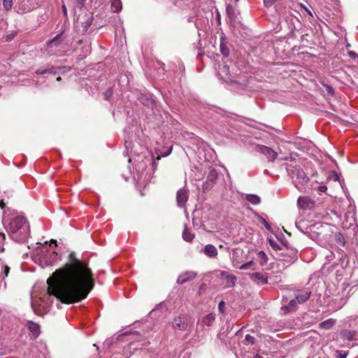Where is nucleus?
Returning a JSON list of instances; mask_svg holds the SVG:
<instances>
[{
	"label": "nucleus",
	"mask_w": 358,
	"mask_h": 358,
	"mask_svg": "<svg viewBox=\"0 0 358 358\" xmlns=\"http://www.w3.org/2000/svg\"><path fill=\"white\" fill-rule=\"evenodd\" d=\"M217 179V172L215 169H210L208 174L207 178L203 185V192L210 190L215 185Z\"/></svg>",
	"instance_id": "nucleus-9"
},
{
	"label": "nucleus",
	"mask_w": 358,
	"mask_h": 358,
	"mask_svg": "<svg viewBox=\"0 0 358 358\" xmlns=\"http://www.w3.org/2000/svg\"><path fill=\"white\" fill-rule=\"evenodd\" d=\"M255 150L264 155L268 162H274L278 156V154L273 150L265 145H257L255 147Z\"/></svg>",
	"instance_id": "nucleus-10"
},
{
	"label": "nucleus",
	"mask_w": 358,
	"mask_h": 358,
	"mask_svg": "<svg viewBox=\"0 0 358 358\" xmlns=\"http://www.w3.org/2000/svg\"><path fill=\"white\" fill-rule=\"evenodd\" d=\"M348 55L353 59L357 57V55L354 51H349Z\"/></svg>",
	"instance_id": "nucleus-51"
},
{
	"label": "nucleus",
	"mask_w": 358,
	"mask_h": 358,
	"mask_svg": "<svg viewBox=\"0 0 358 358\" xmlns=\"http://www.w3.org/2000/svg\"><path fill=\"white\" fill-rule=\"evenodd\" d=\"M339 339L343 341V344L349 345L352 341H358V333L355 329H343L339 334Z\"/></svg>",
	"instance_id": "nucleus-8"
},
{
	"label": "nucleus",
	"mask_w": 358,
	"mask_h": 358,
	"mask_svg": "<svg viewBox=\"0 0 358 358\" xmlns=\"http://www.w3.org/2000/svg\"><path fill=\"white\" fill-rule=\"evenodd\" d=\"M215 320V314L211 313L206 315V316H204L202 318L201 323L203 325L210 327L213 324Z\"/></svg>",
	"instance_id": "nucleus-22"
},
{
	"label": "nucleus",
	"mask_w": 358,
	"mask_h": 358,
	"mask_svg": "<svg viewBox=\"0 0 358 358\" xmlns=\"http://www.w3.org/2000/svg\"><path fill=\"white\" fill-rule=\"evenodd\" d=\"M218 74L225 81H231L236 83V80L234 79V77L230 73L229 66L227 64H224L222 67L219 68Z\"/></svg>",
	"instance_id": "nucleus-15"
},
{
	"label": "nucleus",
	"mask_w": 358,
	"mask_h": 358,
	"mask_svg": "<svg viewBox=\"0 0 358 358\" xmlns=\"http://www.w3.org/2000/svg\"><path fill=\"white\" fill-rule=\"evenodd\" d=\"M201 252L209 258H215L218 254L217 248L212 244L205 245Z\"/></svg>",
	"instance_id": "nucleus-19"
},
{
	"label": "nucleus",
	"mask_w": 358,
	"mask_h": 358,
	"mask_svg": "<svg viewBox=\"0 0 358 358\" xmlns=\"http://www.w3.org/2000/svg\"><path fill=\"white\" fill-rule=\"evenodd\" d=\"M259 221L264 225L265 228L268 231H271L272 228L271 224L262 217H259Z\"/></svg>",
	"instance_id": "nucleus-38"
},
{
	"label": "nucleus",
	"mask_w": 358,
	"mask_h": 358,
	"mask_svg": "<svg viewBox=\"0 0 358 358\" xmlns=\"http://www.w3.org/2000/svg\"><path fill=\"white\" fill-rule=\"evenodd\" d=\"M85 1L86 0H76V7L79 9H81L83 7Z\"/></svg>",
	"instance_id": "nucleus-45"
},
{
	"label": "nucleus",
	"mask_w": 358,
	"mask_h": 358,
	"mask_svg": "<svg viewBox=\"0 0 358 358\" xmlns=\"http://www.w3.org/2000/svg\"><path fill=\"white\" fill-rule=\"evenodd\" d=\"M3 6L6 10H9L13 6V0H3Z\"/></svg>",
	"instance_id": "nucleus-37"
},
{
	"label": "nucleus",
	"mask_w": 358,
	"mask_h": 358,
	"mask_svg": "<svg viewBox=\"0 0 358 358\" xmlns=\"http://www.w3.org/2000/svg\"><path fill=\"white\" fill-rule=\"evenodd\" d=\"M92 20H93V17L92 16H90L87 21L85 22L84 25H83V31H87L89 27L91 25L92 22Z\"/></svg>",
	"instance_id": "nucleus-39"
},
{
	"label": "nucleus",
	"mask_w": 358,
	"mask_h": 358,
	"mask_svg": "<svg viewBox=\"0 0 358 358\" xmlns=\"http://www.w3.org/2000/svg\"><path fill=\"white\" fill-rule=\"evenodd\" d=\"M335 324V320L333 319H328L320 324V327L324 329H331Z\"/></svg>",
	"instance_id": "nucleus-30"
},
{
	"label": "nucleus",
	"mask_w": 358,
	"mask_h": 358,
	"mask_svg": "<svg viewBox=\"0 0 358 358\" xmlns=\"http://www.w3.org/2000/svg\"><path fill=\"white\" fill-rule=\"evenodd\" d=\"M282 302H283L284 303H287V299H284V298H283V299H282Z\"/></svg>",
	"instance_id": "nucleus-56"
},
{
	"label": "nucleus",
	"mask_w": 358,
	"mask_h": 358,
	"mask_svg": "<svg viewBox=\"0 0 358 358\" xmlns=\"http://www.w3.org/2000/svg\"><path fill=\"white\" fill-rule=\"evenodd\" d=\"M47 293L39 298L31 297V307L36 314L46 311L56 297L59 301L72 303L85 299L94 288L92 274L87 264L78 259L73 252L62 268L56 270L47 280Z\"/></svg>",
	"instance_id": "nucleus-1"
},
{
	"label": "nucleus",
	"mask_w": 358,
	"mask_h": 358,
	"mask_svg": "<svg viewBox=\"0 0 358 358\" xmlns=\"http://www.w3.org/2000/svg\"><path fill=\"white\" fill-rule=\"evenodd\" d=\"M17 34V32L13 31L6 36V41L7 42L11 41Z\"/></svg>",
	"instance_id": "nucleus-41"
},
{
	"label": "nucleus",
	"mask_w": 358,
	"mask_h": 358,
	"mask_svg": "<svg viewBox=\"0 0 358 358\" xmlns=\"http://www.w3.org/2000/svg\"><path fill=\"white\" fill-rule=\"evenodd\" d=\"M62 34H59L46 45V50L50 55H56L57 57L65 55L67 50V45L64 42Z\"/></svg>",
	"instance_id": "nucleus-5"
},
{
	"label": "nucleus",
	"mask_w": 358,
	"mask_h": 358,
	"mask_svg": "<svg viewBox=\"0 0 358 358\" xmlns=\"http://www.w3.org/2000/svg\"><path fill=\"white\" fill-rule=\"evenodd\" d=\"M220 48V52H221L222 55L224 57H228V55H229V49L227 47V45L226 44H224V43L221 42Z\"/></svg>",
	"instance_id": "nucleus-35"
},
{
	"label": "nucleus",
	"mask_w": 358,
	"mask_h": 358,
	"mask_svg": "<svg viewBox=\"0 0 358 358\" xmlns=\"http://www.w3.org/2000/svg\"><path fill=\"white\" fill-rule=\"evenodd\" d=\"M189 198L188 190L185 188H181L177 192L176 201L178 206L180 208L185 207L186 202Z\"/></svg>",
	"instance_id": "nucleus-13"
},
{
	"label": "nucleus",
	"mask_w": 358,
	"mask_h": 358,
	"mask_svg": "<svg viewBox=\"0 0 358 358\" xmlns=\"http://www.w3.org/2000/svg\"><path fill=\"white\" fill-rule=\"evenodd\" d=\"M62 12H63L64 15H66V14H67V9H66L65 5L62 6Z\"/></svg>",
	"instance_id": "nucleus-53"
},
{
	"label": "nucleus",
	"mask_w": 358,
	"mask_h": 358,
	"mask_svg": "<svg viewBox=\"0 0 358 358\" xmlns=\"http://www.w3.org/2000/svg\"><path fill=\"white\" fill-rule=\"evenodd\" d=\"M255 338L249 335V334H247L245 336V338L244 340L241 342L242 345H251V346H254V345L255 344Z\"/></svg>",
	"instance_id": "nucleus-31"
},
{
	"label": "nucleus",
	"mask_w": 358,
	"mask_h": 358,
	"mask_svg": "<svg viewBox=\"0 0 358 358\" xmlns=\"http://www.w3.org/2000/svg\"><path fill=\"white\" fill-rule=\"evenodd\" d=\"M307 12L310 16H313V14L310 10H307Z\"/></svg>",
	"instance_id": "nucleus-57"
},
{
	"label": "nucleus",
	"mask_w": 358,
	"mask_h": 358,
	"mask_svg": "<svg viewBox=\"0 0 358 358\" xmlns=\"http://www.w3.org/2000/svg\"><path fill=\"white\" fill-rule=\"evenodd\" d=\"M220 278L224 281L226 287H233L236 282V277L228 271H222L220 274Z\"/></svg>",
	"instance_id": "nucleus-12"
},
{
	"label": "nucleus",
	"mask_w": 358,
	"mask_h": 358,
	"mask_svg": "<svg viewBox=\"0 0 358 358\" xmlns=\"http://www.w3.org/2000/svg\"><path fill=\"white\" fill-rule=\"evenodd\" d=\"M345 301H344V302H343V303L340 305L339 308L342 307V306L345 304Z\"/></svg>",
	"instance_id": "nucleus-58"
},
{
	"label": "nucleus",
	"mask_w": 358,
	"mask_h": 358,
	"mask_svg": "<svg viewBox=\"0 0 358 358\" xmlns=\"http://www.w3.org/2000/svg\"><path fill=\"white\" fill-rule=\"evenodd\" d=\"M350 328L354 329L358 333V315L351 317L349 320Z\"/></svg>",
	"instance_id": "nucleus-32"
},
{
	"label": "nucleus",
	"mask_w": 358,
	"mask_h": 358,
	"mask_svg": "<svg viewBox=\"0 0 358 358\" xmlns=\"http://www.w3.org/2000/svg\"><path fill=\"white\" fill-rule=\"evenodd\" d=\"M27 327L35 337H37L40 334V326L38 324L29 321L27 322Z\"/></svg>",
	"instance_id": "nucleus-21"
},
{
	"label": "nucleus",
	"mask_w": 358,
	"mask_h": 358,
	"mask_svg": "<svg viewBox=\"0 0 358 358\" xmlns=\"http://www.w3.org/2000/svg\"><path fill=\"white\" fill-rule=\"evenodd\" d=\"M129 145H130V143H128V141H125V146H126V149H127V152H126V155H127L129 154Z\"/></svg>",
	"instance_id": "nucleus-52"
},
{
	"label": "nucleus",
	"mask_w": 358,
	"mask_h": 358,
	"mask_svg": "<svg viewBox=\"0 0 358 358\" xmlns=\"http://www.w3.org/2000/svg\"><path fill=\"white\" fill-rule=\"evenodd\" d=\"M5 206H6V204H5V203L3 202V201H0V208H1V209H3V208H5Z\"/></svg>",
	"instance_id": "nucleus-54"
},
{
	"label": "nucleus",
	"mask_w": 358,
	"mask_h": 358,
	"mask_svg": "<svg viewBox=\"0 0 358 358\" xmlns=\"http://www.w3.org/2000/svg\"><path fill=\"white\" fill-rule=\"evenodd\" d=\"M346 46H347V48H349V47H350V44L348 43Z\"/></svg>",
	"instance_id": "nucleus-63"
},
{
	"label": "nucleus",
	"mask_w": 358,
	"mask_h": 358,
	"mask_svg": "<svg viewBox=\"0 0 358 358\" xmlns=\"http://www.w3.org/2000/svg\"><path fill=\"white\" fill-rule=\"evenodd\" d=\"M299 222H296V227H298V228H299Z\"/></svg>",
	"instance_id": "nucleus-60"
},
{
	"label": "nucleus",
	"mask_w": 358,
	"mask_h": 358,
	"mask_svg": "<svg viewBox=\"0 0 358 358\" xmlns=\"http://www.w3.org/2000/svg\"><path fill=\"white\" fill-rule=\"evenodd\" d=\"M297 301L295 299H292L289 301L287 305H285L282 307V309L285 310L286 312H292L297 309L298 305Z\"/></svg>",
	"instance_id": "nucleus-24"
},
{
	"label": "nucleus",
	"mask_w": 358,
	"mask_h": 358,
	"mask_svg": "<svg viewBox=\"0 0 358 358\" xmlns=\"http://www.w3.org/2000/svg\"><path fill=\"white\" fill-rule=\"evenodd\" d=\"M286 169L295 187L300 192L305 191L309 178L303 170L299 166H294L292 164L287 165Z\"/></svg>",
	"instance_id": "nucleus-3"
},
{
	"label": "nucleus",
	"mask_w": 358,
	"mask_h": 358,
	"mask_svg": "<svg viewBox=\"0 0 358 358\" xmlns=\"http://www.w3.org/2000/svg\"><path fill=\"white\" fill-rule=\"evenodd\" d=\"M218 337L220 339V341L227 345V348H231V345L230 344L227 345V343L225 342V340H224L225 335L224 333L220 332L218 334Z\"/></svg>",
	"instance_id": "nucleus-42"
},
{
	"label": "nucleus",
	"mask_w": 358,
	"mask_h": 358,
	"mask_svg": "<svg viewBox=\"0 0 358 358\" xmlns=\"http://www.w3.org/2000/svg\"><path fill=\"white\" fill-rule=\"evenodd\" d=\"M189 326L188 318L185 316H178L174 318L173 322V327L180 331H185Z\"/></svg>",
	"instance_id": "nucleus-11"
},
{
	"label": "nucleus",
	"mask_w": 358,
	"mask_h": 358,
	"mask_svg": "<svg viewBox=\"0 0 358 358\" xmlns=\"http://www.w3.org/2000/svg\"><path fill=\"white\" fill-rule=\"evenodd\" d=\"M334 238L336 241V243L341 246H343L345 243L344 237L341 233H336L334 235Z\"/></svg>",
	"instance_id": "nucleus-34"
},
{
	"label": "nucleus",
	"mask_w": 358,
	"mask_h": 358,
	"mask_svg": "<svg viewBox=\"0 0 358 358\" xmlns=\"http://www.w3.org/2000/svg\"><path fill=\"white\" fill-rule=\"evenodd\" d=\"M327 189V187L325 185H320V186H318V187H317V190L320 192H326Z\"/></svg>",
	"instance_id": "nucleus-50"
},
{
	"label": "nucleus",
	"mask_w": 358,
	"mask_h": 358,
	"mask_svg": "<svg viewBox=\"0 0 358 358\" xmlns=\"http://www.w3.org/2000/svg\"><path fill=\"white\" fill-rule=\"evenodd\" d=\"M298 250L293 248L287 249L280 253L278 261L284 264L285 267L294 263L298 259Z\"/></svg>",
	"instance_id": "nucleus-7"
},
{
	"label": "nucleus",
	"mask_w": 358,
	"mask_h": 358,
	"mask_svg": "<svg viewBox=\"0 0 358 358\" xmlns=\"http://www.w3.org/2000/svg\"><path fill=\"white\" fill-rule=\"evenodd\" d=\"M268 241H269L270 245L273 249H280L278 244L276 243L273 240L269 239Z\"/></svg>",
	"instance_id": "nucleus-48"
},
{
	"label": "nucleus",
	"mask_w": 358,
	"mask_h": 358,
	"mask_svg": "<svg viewBox=\"0 0 358 358\" xmlns=\"http://www.w3.org/2000/svg\"><path fill=\"white\" fill-rule=\"evenodd\" d=\"M151 162L153 167H155L156 164L152 161V156H150L149 153L147 155L145 153L142 152L134 158V167L138 173L143 172L146 169L148 164Z\"/></svg>",
	"instance_id": "nucleus-6"
},
{
	"label": "nucleus",
	"mask_w": 358,
	"mask_h": 358,
	"mask_svg": "<svg viewBox=\"0 0 358 358\" xmlns=\"http://www.w3.org/2000/svg\"><path fill=\"white\" fill-rule=\"evenodd\" d=\"M243 357V358H262L255 351L251 352L250 354H244Z\"/></svg>",
	"instance_id": "nucleus-40"
},
{
	"label": "nucleus",
	"mask_w": 358,
	"mask_h": 358,
	"mask_svg": "<svg viewBox=\"0 0 358 358\" xmlns=\"http://www.w3.org/2000/svg\"><path fill=\"white\" fill-rule=\"evenodd\" d=\"M110 1L111 10L113 13H119L122 10V5L121 0H110Z\"/></svg>",
	"instance_id": "nucleus-25"
},
{
	"label": "nucleus",
	"mask_w": 358,
	"mask_h": 358,
	"mask_svg": "<svg viewBox=\"0 0 358 358\" xmlns=\"http://www.w3.org/2000/svg\"><path fill=\"white\" fill-rule=\"evenodd\" d=\"M136 155H136V154L134 153V155H132V157H134V159L135 157H136Z\"/></svg>",
	"instance_id": "nucleus-61"
},
{
	"label": "nucleus",
	"mask_w": 358,
	"mask_h": 358,
	"mask_svg": "<svg viewBox=\"0 0 358 358\" xmlns=\"http://www.w3.org/2000/svg\"><path fill=\"white\" fill-rule=\"evenodd\" d=\"M255 346H251L250 345H242L243 355L244 354H250L251 352L255 351Z\"/></svg>",
	"instance_id": "nucleus-36"
},
{
	"label": "nucleus",
	"mask_w": 358,
	"mask_h": 358,
	"mask_svg": "<svg viewBox=\"0 0 358 358\" xmlns=\"http://www.w3.org/2000/svg\"><path fill=\"white\" fill-rule=\"evenodd\" d=\"M311 292L308 289L296 290L294 292L295 299L299 304H302L308 301Z\"/></svg>",
	"instance_id": "nucleus-16"
},
{
	"label": "nucleus",
	"mask_w": 358,
	"mask_h": 358,
	"mask_svg": "<svg viewBox=\"0 0 358 358\" xmlns=\"http://www.w3.org/2000/svg\"><path fill=\"white\" fill-rule=\"evenodd\" d=\"M277 0H264L265 7H271Z\"/></svg>",
	"instance_id": "nucleus-43"
},
{
	"label": "nucleus",
	"mask_w": 358,
	"mask_h": 358,
	"mask_svg": "<svg viewBox=\"0 0 358 358\" xmlns=\"http://www.w3.org/2000/svg\"><path fill=\"white\" fill-rule=\"evenodd\" d=\"M172 151V147H170L168 150V152L164 155V157H166L167 155H169Z\"/></svg>",
	"instance_id": "nucleus-55"
},
{
	"label": "nucleus",
	"mask_w": 358,
	"mask_h": 358,
	"mask_svg": "<svg viewBox=\"0 0 358 358\" xmlns=\"http://www.w3.org/2000/svg\"><path fill=\"white\" fill-rule=\"evenodd\" d=\"M349 351L348 350H336L334 352L333 357L334 358H347L348 356Z\"/></svg>",
	"instance_id": "nucleus-33"
},
{
	"label": "nucleus",
	"mask_w": 358,
	"mask_h": 358,
	"mask_svg": "<svg viewBox=\"0 0 358 358\" xmlns=\"http://www.w3.org/2000/svg\"><path fill=\"white\" fill-rule=\"evenodd\" d=\"M355 358H358V355L356 357H355Z\"/></svg>",
	"instance_id": "nucleus-64"
},
{
	"label": "nucleus",
	"mask_w": 358,
	"mask_h": 358,
	"mask_svg": "<svg viewBox=\"0 0 358 358\" xmlns=\"http://www.w3.org/2000/svg\"><path fill=\"white\" fill-rule=\"evenodd\" d=\"M252 264H253L252 261H250L245 264H241L240 262H236L235 260L233 261V266L235 268H239L241 270H246V269L250 268Z\"/></svg>",
	"instance_id": "nucleus-27"
},
{
	"label": "nucleus",
	"mask_w": 358,
	"mask_h": 358,
	"mask_svg": "<svg viewBox=\"0 0 358 358\" xmlns=\"http://www.w3.org/2000/svg\"><path fill=\"white\" fill-rule=\"evenodd\" d=\"M225 306V303L223 301H220L218 304V308L221 313L224 312V308Z\"/></svg>",
	"instance_id": "nucleus-49"
},
{
	"label": "nucleus",
	"mask_w": 358,
	"mask_h": 358,
	"mask_svg": "<svg viewBox=\"0 0 358 358\" xmlns=\"http://www.w3.org/2000/svg\"><path fill=\"white\" fill-rule=\"evenodd\" d=\"M57 80H58V81L61 80V77H59V76L57 77Z\"/></svg>",
	"instance_id": "nucleus-59"
},
{
	"label": "nucleus",
	"mask_w": 358,
	"mask_h": 358,
	"mask_svg": "<svg viewBox=\"0 0 358 358\" xmlns=\"http://www.w3.org/2000/svg\"><path fill=\"white\" fill-rule=\"evenodd\" d=\"M38 246L34 251V256L43 261L46 265L53 264L57 261V254L50 250V245L45 241L44 244L37 243Z\"/></svg>",
	"instance_id": "nucleus-4"
},
{
	"label": "nucleus",
	"mask_w": 358,
	"mask_h": 358,
	"mask_svg": "<svg viewBox=\"0 0 358 358\" xmlns=\"http://www.w3.org/2000/svg\"><path fill=\"white\" fill-rule=\"evenodd\" d=\"M226 11L230 23L235 25V24L238 21V15L230 5L227 6Z\"/></svg>",
	"instance_id": "nucleus-20"
},
{
	"label": "nucleus",
	"mask_w": 358,
	"mask_h": 358,
	"mask_svg": "<svg viewBox=\"0 0 358 358\" xmlns=\"http://www.w3.org/2000/svg\"><path fill=\"white\" fill-rule=\"evenodd\" d=\"M245 199L248 201L253 205H258L261 202L260 197L257 194H247Z\"/></svg>",
	"instance_id": "nucleus-26"
},
{
	"label": "nucleus",
	"mask_w": 358,
	"mask_h": 358,
	"mask_svg": "<svg viewBox=\"0 0 358 358\" xmlns=\"http://www.w3.org/2000/svg\"><path fill=\"white\" fill-rule=\"evenodd\" d=\"M80 43L83 44V46L82 48V49H83L82 52L83 54L82 57H87V55L88 54H90L91 52L90 43L87 41H85V42L80 41Z\"/></svg>",
	"instance_id": "nucleus-29"
},
{
	"label": "nucleus",
	"mask_w": 358,
	"mask_h": 358,
	"mask_svg": "<svg viewBox=\"0 0 358 358\" xmlns=\"http://www.w3.org/2000/svg\"><path fill=\"white\" fill-rule=\"evenodd\" d=\"M57 73V69L53 66L47 68H39L36 71L37 75H43L45 73L56 74Z\"/></svg>",
	"instance_id": "nucleus-23"
},
{
	"label": "nucleus",
	"mask_w": 358,
	"mask_h": 358,
	"mask_svg": "<svg viewBox=\"0 0 358 358\" xmlns=\"http://www.w3.org/2000/svg\"><path fill=\"white\" fill-rule=\"evenodd\" d=\"M250 279L258 285H264L268 283V276L262 272H255L250 274Z\"/></svg>",
	"instance_id": "nucleus-14"
},
{
	"label": "nucleus",
	"mask_w": 358,
	"mask_h": 358,
	"mask_svg": "<svg viewBox=\"0 0 358 358\" xmlns=\"http://www.w3.org/2000/svg\"><path fill=\"white\" fill-rule=\"evenodd\" d=\"M325 257L329 262H331L334 258V254L331 251H329Z\"/></svg>",
	"instance_id": "nucleus-44"
},
{
	"label": "nucleus",
	"mask_w": 358,
	"mask_h": 358,
	"mask_svg": "<svg viewBox=\"0 0 358 358\" xmlns=\"http://www.w3.org/2000/svg\"><path fill=\"white\" fill-rule=\"evenodd\" d=\"M7 230L11 238L18 243L25 242L30 234L29 224L22 216L13 218L8 224Z\"/></svg>",
	"instance_id": "nucleus-2"
},
{
	"label": "nucleus",
	"mask_w": 358,
	"mask_h": 358,
	"mask_svg": "<svg viewBox=\"0 0 358 358\" xmlns=\"http://www.w3.org/2000/svg\"><path fill=\"white\" fill-rule=\"evenodd\" d=\"M51 242H52V243H55V242H56V241H55L54 239H52Z\"/></svg>",
	"instance_id": "nucleus-62"
},
{
	"label": "nucleus",
	"mask_w": 358,
	"mask_h": 358,
	"mask_svg": "<svg viewBox=\"0 0 358 358\" xmlns=\"http://www.w3.org/2000/svg\"><path fill=\"white\" fill-rule=\"evenodd\" d=\"M112 94H113V91H112V90L109 89L108 91H106L104 93L105 99L106 100H108L112 96Z\"/></svg>",
	"instance_id": "nucleus-46"
},
{
	"label": "nucleus",
	"mask_w": 358,
	"mask_h": 358,
	"mask_svg": "<svg viewBox=\"0 0 358 358\" xmlns=\"http://www.w3.org/2000/svg\"><path fill=\"white\" fill-rule=\"evenodd\" d=\"M314 204V201L308 196H300L297 200L298 206L303 209H310Z\"/></svg>",
	"instance_id": "nucleus-17"
},
{
	"label": "nucleus",
	"mask_w": 358,
	"mask_h": 358,
	"mask_svg": "<svg viewBox=\"0 0 358 358\" xmlns=\"http://www.w3.org/2000/svg\"><path fill=\"white\" fill-rule=\"evenodd\" d=\"M196 276V273L194 271H185L181 273L177 279V282L182 285L188 281L192 280Z\"/></svg>",
	"instance_id": "nucleus-18"
},
{
	"label": "nucleus",
	"mask_w": 358,
	"mask_h": 358,
	"mask_svg": "<svg viewBox=\"0 0 358 358\" xmlns=\"http://www.w3.org/2000/svg\"><path fill=\"white\" fill-rule=\"evenodd\" d=\"M182 238L187 242H191L194 238V234L191 233L187 228L186 224L185 225V229L182 232Z\"/></svg>",
	"instance_id": "nucleus-28"
},
{
	"label": "nucleus",
	"mask_w": 358,
	"mask_h": 358,
	"mask_svg": "<svg viewBox=\"0 0 358 358\" xmlns=\"http://www.w3.org/2000/svg\"><path fill=\"white\" fill-rule=\"evenodd\" d=\"M10 271V268L8 266H3V278L7 277Z\"/></svg>",
	"instance_id": "nucleus-47"
}]
</instances>
